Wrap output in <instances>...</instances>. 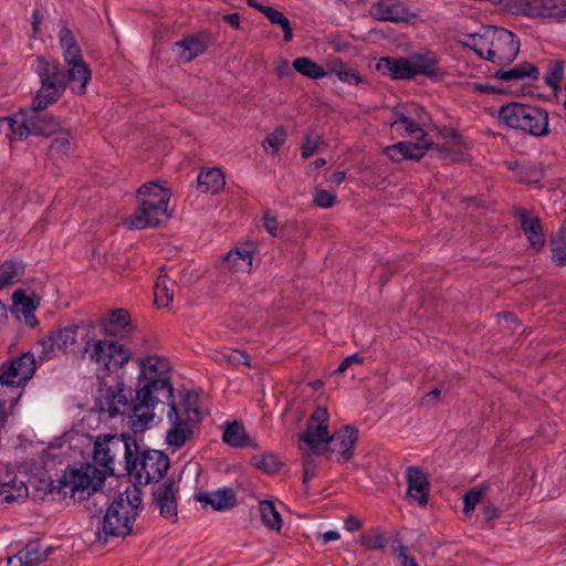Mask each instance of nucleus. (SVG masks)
I'll list each match as a JSON object with an SVG mask.
<instances>
[{
	"instance_id": "nucleus-56",
	"label": "nucleus",
	"mask_w": 566,
	"mask_h": 566,
	"mask_svg": "<svg viewBox=\"0 0 566 566\" xmlns=\"http://www.w3.org/2000/svg\"><path fill=\"white\" fill-rule=\"evenodd\" d=\"M338 80L348 84H359L363 80L360 75L353 69L347 67L339 74Z\"/></svg>"
},
{
	"instance_id": "nucleus-51",
	"label": "nucleus",
	"mask_w": 566,
	"mask_h": 566,
	"mask_svg": "<svg viewBox=\"0 0 566 566\" xmlns=\"http://www.w3.org/2000/svg\"><path fill=\"white\" fill-rule=\"evenodd\" d=\"M247 4L264 14L272 24H275V22L283 15L281 11L269 6H263L258 0H247Z\"/></svg>"
},
{
	"instance_id": "nucleus-7",
	"label": "nucleus",
	"mask_w": 566,
	"mask_h": 566,
	"mask_svg": "<svg viewBox=\"0 0 566 566\" xmlns=\"http://www.w3.org/2000/svg\"><path fill=\"white\" fill-rule=\"evenodd\" d=\"M170 465L169 458L163 451L144 450L135 451L127 461V473L139 484L159 482Z\"/></svg>"
},
{
	"instance_id": "nucleus-28",
	"label": "nucleus",
	"mask_w": 566,
	"mask_h": 566,
	"mask_svg": "<svg viewBox=\"0 0 566 566\" xmlns=\"http://www.w3.org/2000/svg\"><path fill=\"white\" fill-rule=\"evenodd\" d=\"M176 45L181 49L180 59L185 62H190L206 52L208 49V36L205 34L188 36L177 42Z\"/></svg>"
},
{
	"instance_id": "nucleus-47",
	"label": "nucleus",
	"mask_w": 566,
	"mask_h": 566,
	"mask_svg": "<svg viewBox=\"0 0 566 566\" xmlns=\"http://www.w3.org/2000/svg\"><path fill=\"white\" fill-rule=\"evenodd\" d=\"M20 126V114H15L13 117L0 118V134H4L8 138H19Z\"/></svg>"
},
{
	"instance_id": "nucleus-50",
	"label": "nucleus",
	"mask_w": 566,
	"mask_h": 566,
	"mask_svg": "<svg viewBox=\"0 0 566 566\" xmlns=\"http://www.w3.org/2000/svg\"><path fill=\"white\" fill-rule=\"evenodd\" d=\"M154 295L158 307H168L174 300V289L170 286H154Z\"/></svg>"
},
{
	"instance_id": "nucleus-23",
	"label": "nucleus",
	"mask_w": 566,
	"mask_h": 566,
	"mask_svg": "<svg viewBox=\"0 0 566 566\" xmlns=\"http://www.w3.org/2000/svg\"><path fill=\"white\" fill-rule=\"evenodd\" d=\"M28 495V486L17 481V475L11 472L7 464L0 463V496L3 502L11 503L24 499Z\"/></svg>"
},
{
	"instance_id": "nucleus-42",
	"label": "nucleus",
	"mask_w": 566,
	"mask_h": 566,
	"mask_svg": "<svg viewBox=\"0 0 566 566\" xmlns=\"http://www.w3.org/2000/svg\"><path fill=\"white\" fill-rule=\"evenodd\" d=\"M360 544L369 551H378L385 547V535L377 528L365 532L360 535Z\"/></svg>"
},
{
	"instance_id": "nucleus-31",
	"label": "nucleus",
	"mask_w": 566,
	"mask_h": 566,
	"mask_svg": "<svg viewBox=\"0 0 566 566\" xmlns=\"http://www.w3.org/2000/svg\"><path fill=\"white\" fill-rule=\"evenodd\" d=\"M198 188L206 193H217L226 185L224 176L219 168L201 171L198 175Z\"/></svg>"
},
{
	"instance_id": "nucleus-44",
	"label": "nucleus",
	"mask_w": 566,
	"mask_h": 566,
	"mask_svg": "<svg viewBox=\"0 0 566 566\" xmlns=\"http://www.w3.org/2000/svg\"><path fill=\"white\" fill-rule=\"evenodd\" d=\"M488 488L479 486L467 492L463 496V513L470 516L475 510L476 504L482 500Z\"/></svg>"
},
{
	"instance_id": "nucleus-19",
	"label": "nucleus",
	"mask_w": 566,
	"mask_h": 566,
	"mask_svg": "<svg viewBox=\"0 0 566 566\" xmlns=\"http://www.w3.org/2000/svg\"><path fill=\"white\" fill-rule=\"evenodd\" d=\"M521 10L531 18L566 20V0H521Z\"/></svg>"
},
{
	"instance_id": "nucleus-58",
	"label": "nucleus",
	"mask_w": 566,
	"mask_h": 566,
	"mask_svg": "<svg viewBox=\"0 0 566 566\" xmlns=\"http://www.w3.org/2000/svg\"><path fill=\"white\" fill-rule=\"evenodd\" d=\"M275 24L280 25L283 31V40L290 42L293 38V29L290 20L283 14Z\"/></svg>"
},
{
	"instance_id": "nucleus-57",
	"label": "nucleus",
	"mask_w": 566,
	"mask_h": 566,
	"mask_svg": "<svg viewBox=\"0 0 566 566\" xmlns=\"http://www.w3.org/2000/svg\"><path fill=\"white\" fill-rule=\"evenodd\" d=\"M302 451V467H303V470H315L316 471V468H317V463L315 461V459L313 458V455H315L314 453H312V451L308 449H301Z\"/></svg>"
},
{
	"instance_id": "nucleus-10",
	"label": "nucleus",
	"mask_w": 566,
	"mask_h": 566,
	"mask_svg": "<svg viewBox=\"0 0 566 566\" xmlns=\"http://www.w3.org/2000/svg\"><path fill=\"white\" fill-rule=\"evenodd\" d=\"M46 107H39L35 103V97L32 102V107L29 109H21L20 114V128L19 139H25L30 135L34 136H51L61 130L60 120L44 113Z\"/></svg>"
},
{
	"instance_id": "nucleus-14",
	"label": "nucleus",
	"mask_w": 566,
	"mask_h": 566,
	"mask_svg": "<svg viewBox=\"0 0 566 566\" xmlns=\"http://www.w3.org/2000/svg\"><path fill=\"white\" fill-rule=\"evenodd\" d=\"M85 321H81L78 324L69 325L64 327L54 328L49 334L39 340L41 350L39 353V359L50 360L55 357V350L65 352L71 345H74L76 338H81L82 326Z\"/></svg>"
},
{
	"instance_id": "nucleus-38",
	"label": "nucleus",
	"mask_w": 566,
	"mask_h": 566,
	"mask_svg": "<svg viewBox=\"0 0 566 566\" xmlns=\"http://www.w3.org/2000/svg\"><path fill=\"white\" fill-rule=\"evenodd\" d=\"M259 510L262 522L265 526L273 531H280L282 527V517L276 511L275 505L272 501L264 500L260 501Z\"/></svg>"
},
{
	"instance_id": "nucleus-24",
	"label": "nucleus",
	"mask_w": 566,
	"mask_h": 566,
	"mask_svg": "<svg viewBox=\"0 0 566 566\" xmlns=\"http://www.w3.org/2000/svg\"><path fill=\"white\" fill-rule=\"evenodd\" d=\"M51 551V547L43 548L36 541L29 542L17 555L8 558V565L18 563L19 566H39L46 560Z\"/></svg>"
},
{
	"instance_id": "nucleus-13",
	"label": "nucleus",
	"mask_w": 566,
	"mask_h": 566,
	"mask_svg": "<svg viewBox=\"0 0 566 566\" xmlns=\"http://www.w3.org/2000/svg\"><path fill=\"white\" fill-rule=\"evenodd\" d=\"M490 31V48L486 50V60L493 63H511L520 51V40L506 29H494Z\"/></svg>"
},
{
	"instance_id": "nucleus-37",
	"label": "nucleus",
	"mask_w": 566,
	"mask_h": 566,
	"mask_svg": "<svg viewBox=\"0 0 566 566\" xmlns=\"http://www.w3.org/2000/svg\"><path fill=\"white\" fill-rule=\"evenodd\" d=\"M552 261L556 266L566 265V228L562 227L551 239Z\"/></svg>"
},
{
	"instance_id": "nucleus-27",
	"label": "nucleus",
	"mask_w": 566,
	"mask_h": 566,
	"mask_svg": "<svg viewBox=\"0 0 566 566\" xmlns=\"http://www.w3.org/2000/svg\"><path fill=\"white\" fill-rule=\"evenodd\" d=\"M222 441L232 448H258V444L249 438L243 424L237 420L224 423Z\"/></svg>"
},
{
	"instance_id": "nucleus-48",
	"label": "nucleus",
	"mask_w": 566,
	"mask_h": 566,
	"mask_svg": "<svg viewBox=\"0 0 566 566\" xmlns=\"http://www.w3.org/2000/svg\"><path fill=\"white\" fill-rule=\"evenodd\" d=\"M286 139V133L283 127H276L271 134L266 136V138L263 142V146L271 147L272 154H276L280 149V147L284 144Z\"/></svg>"
},
{
	"instance_id": "nucleus-16",
	"label": "nucleus",
	"mask_w": 566,
	"mask_h": 566,
	"mask_svg": "<svg viewBox=\"0 0 566 566\" xmlns=\"http://www.w3.org/2000/svg\"><path fill=\"white\" fill-rule=\"evenodd\" d=\"M36 368V360L31 352H25L15 359L0 365V384L20 386L30 380Z\"/></svg>"
},
{
	"instance_id": "nucleus-30",
	"label": "nucleus",
	"mask_w": 566,
	"mask_h": 566,
	"mask_svg": "<svg viewBox=\"0 0 566 566\" xmlns=\"http://www.w3.org/2000/svg\"><path fill=\"white\" fill-rule=\"evenodd\" d=\"M130 324V315L125 308L113 310L107 319L101 322V333L104 336H115L118 329H123Z\"/></svg>"
},
{
	"instance_id": "nucleus-60",
	"label": "nucleus",
	"mask_w": 566,
	"mask_h": 566,
	"mask_svg": "<svg viewBox=\"0 0 566 566\" xmlns=\"http://www.w3.org/2000/svg\"><path fill=\"white\" fill-rule=\"evenodd\" d=\"M363 358L358 354H353L343 359L337 369L334 371L335 374L344 373L349 366L353 364H361Z\"/></svg>"
},
{
	"instance_id": "nucleus-1",
	"label": "nucleus",
	"mask_w": 566,
	"mask_h": 566,
	"mask_svg": "<svg viewBox=\"0 0 566 566\" xmlns=\"http://www.w3.org/2000/svg\"><path fill=\"white\" fill-rule=\"evenodd\" d=\"M137 363L140 369L139 388L136 389V403L129 415V427L135 433L144 432L156 416L155 409L168 405L167 418L171 428L167 431L166 442L175 449L184 447L193 436V423L179 415L166 363L151 356L139 358Z\"/></svg>"
},
{
	"instance_id": "nucleus-49",
	"label": "nucleus",
	"mask_w": 566,
	"mask_h": 566,
	"mask_svg": "<svg viewBox=\"0 0 566 566\" xmlns=\"http://www.w3.org/2000/svg\"><path fill=\"white\" fill-rule=\"evenodd\" d=\"M322 140V137L315 133H308L303 142V145L301 147V155L304 159L310 158L313 156L317 149L318 145Z\"/></svg>"
},
{
	"instance_id": "nucleus-39",
	"label": "nucleus",
	"mask_w": 566,
	"mask_h": 566,
	"mask_svg": "<svg viewBox=\"0 0 566 566\" xmlns=\"http://www.w3.org/2000/svg\"><path fill=\"white\" fill-rule=\"evenodd\" d=\"M12 302V313H17L19 311L21 313L34 312L40 304L39 297L29 296L23 290H17L13 292Z\"/></svg>"
},
{
	"instance_id": "nucleus-4",
	"label": "nucleus",
	"mask_w": 566,
	"mask_h": 566,
	"mask_svg": "<svg viewBox=\"0 0 566 566\" xmlns=\"http://www.w3.org/2000/svg\"><path fill=\"white\" fill-rule=\"evenodd\" d=\"M36 73L41 80V88L38 91L35 103L39 107H48L59 101L66 90L67 84L78 85L75 73H80L78 69L64 70V67L51 56L36 57ZM81 72L85 73L84 70Z\"/></svg>"
},
{
	"instance_id": "nucleus-55",
	"label": "nucleus",
	"mask_w": 566,
	"mask_h": 566,
	"mask_svg": "<svg viewBox=\"0 0 566 566\" xmlns=\"http://www.w3.org/2000/svg\"><path fill=\"white\" fill-rule=\"evenodd\" d=\"M263 226L271 235H276L277 219L269 210L263 213Z\"/></svg>"
},
{
	"instance_id": "nucleus-18",
	"label": "nucleus",
	"mask_w": 566,
	"mask_h": 566,
	"mask_svg": "<svg viewBox=\"0 0 566 566\" xmlns=\"http://www.w3.org/2000/svg\"><path fill=\"white\" fill-rule=\"evenodd\" d=\"M177 492L178 486L172 479H168L153 488V503L159 510L161 517L166 520L174 518L177 521Z\"/></svg>"
},
{
	"instance_id": "nucleus-12",
	"label": "nucleus",
	"mask_w": 566,
	"mask_h": 566,
	"mask_svg": "<svg viewBox=\"0 0 566 566\" xmlns=\"http://www.w3.org/2000/svg\"><path fill=\"white\" fill-rule=\"evenodd\" d=\"M132 396H127L124 380L117 377L115 385L99 386L96 397V408L99 413H107L108 418L125 412L130 406Z\"/></svg>"
},
{
	"instance_id": "nucleus-20",
	"label": "nucleus",
	"mask_w": 566,
	"mask_h": 566,
	"mask_svg": "<svg viewBox=\"0 0 566 566\" xmlns=\"http://www.w3.org/2000/svg\"><path fill=\"white\" fill-rule=\"evenodd\" d=\"M371 15L378 21L394 23L409 22L417 17L405 3L398 0H378L371 7Z\"/></svg>"
},
{
	"instance_id": "nucleus-8",
	"label": "nucleus",
	"mask_w": 566,
	"mask_h": 566,
	"mask_svg": "<svg viewBox=\"0 0 566 566\" xmlns=\"http://www.w3.org/2000/svg\"><path fill=\"white\" fill-rule=\"evenodd\" d=\"M136 512L128 504L113 501L108 504L96 531V541L105 544L109 537H126L132 534Z\"/></svg>"
},
{
	"instance_id": "nucleus-53",
	"label": "nucleus",
	"mask_w": 566,
	"mask_h": 566,
	"mask_svg": "<svg viewBox=\"0 0 566 566\" xmlns=\"http://www.w3.org/2000/svg\"><path fill=\"white\" fill-rule=\"evenodd\" d=\"M71 148L70 134L67 132L62 133L61 136L54 138L50 146L52 154L66 155Z\"/></svg>"
},
{
	"instance_id": "nucleus-11",
	"label": "nucleus",
	"mask_w": 566,
	"mask_h": 566,
	"mask_svg": "<svg viewBox=\"0 0 566 566\" xmlns=\"http://www.w3.org/2000/svg\"><path fill=\"white\" fill-rule=\"evenodd\" d=\"M59 36L61 46L64 52V60L67 64V70L78 69V71L84 70L85 72H74L76 80H78V85L73 86V92L80 95L85 94L87 83L91 80V70L88 65L84 62L81 49L77 45L76 40L74 39L71 30L67 28H62L59 33Z\"/></svg>"
},
{
	"instance_id": "nucleus-9",
	"label": "nucleus",
	"mask_w": 566,
	"mask_h": 566,
	"mask_svg": "<svg viewBox=\"0 0 566 566\" xmlns=\"http://www.w3.org/2000/svg\"><path fill=\"white\" fill-rule=\"evenodd\" d=\"M401 126L408 134H419L417 142H399L386 147L384 149V154L396 163H400L406 159L420 160L426 155V151L432 146V142L427 139L428 134L410 117H408L407 123Z\"/></svg>"
},
{
	"instance_id": "nucleus-26",
	"label": "nucleus",
	"mask_w": 566,
	"mask_h": 566,
	"mask_svg": "<svg viewBox=\"0 0 566 566\" xmlns=\"http://www.w3.org/2000/svg\"><path fill=\"white\" fill-rule=\"evenodd\" d=\"M196 500L202 506L210 505L216 511H224L233 507L237 504V496L232 489L224 488L210 493H199Z\"/></svg>"
},
{
	"instance_id": "nucleus-36",
	"label": "nucleus",
	"mask_w": 566,
	"mask_h": 566,
	"mask_svg": "<svg viewBox=\"0 0 566 566\" xmlns=\"http://www.w3.org/2000/svg\"><path fill=\"white\" fill-rule=\"evenodd\" d=\"M293 69L300 74L312 80H319L327 75V72L323 66L305 56L295 59L293 61Z\"/></svg>"
},
{
	"instance_id": "nucleus-41",
	"label": "nucleus",
	"mask_w": 566,
	"mask_h": 566,
	"mask_svg": "<svg viewBox=\"0 0 566 566\" xmlns=\"http://www.w3.org/2000/svg\"><path fill=\"white\" fill-rule=\"evenodd\" d=\"M251 463L254 468L270 474L276 472L280 468V461L270 452L253 455Z\"/></svg>"
},
{
	"instance_id": "nucleus-2",
	"label": "nucleus",
	"mask_w": 566,
	"mask_h": 566,
	"mask_svg": "<svg viewBox=\"0 0 566 566\" xmlns=\"http://www.w3.org/2000/svg\"><path fill=\"white\" fill-rule=\"evenodd\" d=\"M81 343L83 348L81 356L87 358L97 366L98 370L107 374L115 373L125 366L132 358V352L116 339L99 338L96 335V325L94 322L83 323Z\"/></svg>"
},
{
	"instance_id": "nucleus-5",
	"label": "nucleus",
	"mask_w": 566,
	"mask_h": 566,
	"mask_svg": "<svg viewBox=\"0 0 566 566\" xmlns=\"http://www.w3.org/2000/svg\"><path fill=\"white\" fill-rule=\"evenodd\" d=\"M499 119L511 128L533 136L549 134L548 113L537 106L517 102L506 104L500 108Z\"/></svg>"
},
{
	"instance_id": "nucleus-22",
	"label": "nucleus",
	"mask_w": 566,
	"mask_h": 566,
	"mask_svg": "<svg viewBox=\"0 0 566 566\" xmlns=\"http://www.w3.org/2000/svg\"><path fill=\"white\" fill-rule=\"evenodd\" d=\"M515 216L521 222V228L530 243V247L538 251L545 244V234L538 217H532L524 208L516 210Z\"/></svg>"
},
{
	"instance_id": "nucleus-21",
	"label": "nucleus",
	"mask_w": 566,
	"mask_h": 566,
	"mask_svg": "<svg viewBox=\"0 0 566 566\" xmlns=\"http://www.w3.org/2000/svg\"><path fill=\"white\" fill-rule=\"evenodd\" d=\"M406 480L409 499L416 501L420 506H424L430 492V483L426 473L418 467H409L406 471Z\"/></svg>"
},
{
	"instance_id": "nucleus-52",
	"label": "nucleus",
	"mask_w": 566,
	"mask_h": 566,
	"mask_svg": "<svg viewBox=\"0 0 566 566\" xmlns=\"http://www.w3.org/2000/svg\"><path fill=\"white\" fill-rule=\"evenodd\" d=\"M219 359L226 360L231 365H250L249 356L247 353L238 349H230L228 352L221 353Z\"/></svg>"
},
{
	"instance_id": "nucleus-32",
	"label": "nucleus",
	"mask_w": 566,
	"mask_h": 566,
	"mask_svg": "<svg viewBox=\"0 0 566 566\" xmlns=\"http://www.w3.org/2000/svg\"><path fill=\"white\" fill-rule=\"evenodd\" d=\"M252 264V254L248 250L232 249L220 261V268L228 271H239Z\"/></svg>"
},
{
	"instance_id": "nucleus-40",
	"label": "nucleus",
	"mask_w": 566,
	"mask_h": 566,
	"mask_svg": "<svg viewBox=\"0 0 566 566\" xmlns=\"http://www.w3.org/2000/svg\"><path fill=\"white\" fill-rule=\"evenodd\" d=\"M179 415L185 418V420L197 423L201 421V411L198 406V396L191 392H188L182 400V410L179 411Z\"/></svg>"
},
{
	"instance_id": "nucleus-35",
	"label": "nucleus",
	"mask_w": 566,
	"mask_h": 566,
	"mask_svg": "<svg viewBox=\"0 0 566 566\" xmlns=\"http://www.w3.org/2000/svg\"><path fill=\"white\" fill-rule=\"evenodd\" d=\"M91 472H96L95 469L87 467L85 470H74L70 475L69 485L72 491H85L92 489L94 493L97 492L96 485L93 483Z\"/></svg>"
},
{
	"instance_id": "nucleus-62",
	"label": "nucleus",
	"mask_w": 566,
	"mask_h": 566,
	"mask_svg": "<svg viewBox=\"0 0 566 566\" xmlns=\"http://www.w3.org/2000/svg\"><path fill=\"white\" fill-rule=\"evenodd\" d=\"M470 87L472 92L480 94H496L502 92L501 90L486 83H472Z\"/></svg>"
},
{
	"instance_id": "nucleus-54",
	"label": "nucleus",
	"mask_w": 566,
	"mask_h": 566,
	"mask_svg": "<svg viewBox=\"0 0 566 566\" xmlns=\"http://www.w3.org/2000/svg\"><path fill=\"white\" fill-rule=\"evenodd\" d=\"M336 202V196L327 190L319 189L315 191L314 203L321 208H331Z\"/></svg>"
},
{
	"instance_id": "nucleus-64",
	"label": "nucleus",
	"mask_w": 566,
	"mask_h": 566,
	"mask_svg": "<svg viewBox=\"0 0 566 566\" xmlns=\"http://www.w3.org/2000/svg\"><path fill=\"white\" fill-rule=\"evenodd\" d=\"M483 515L488 522L494 521L500 516L499 509L493 504H488L483 509Z\"/></svg>"
},
{
	"instance_id": "nucleus-45",
	"label": "nucleus",
	"mask_w": 566,
	"mask_h": 566,
	"mask_svg": "<svg viewBox=\"0 0 566 566\" xmlns=\"http://www.w3.org/2000/svg\"><path fill=\"white\" fill-rule=\"evenodd\" d=\"M114 501H120L123 504H128L136 512V517L139 514L140 505H142V491L136 485L133 486V490H126L124 494H119Z\"/></svg>"
},
{
	"instance_id": "nucleus-59",
	"label": "nucleus",
	"mask_w": 566,
	"mask_h": 566,
	"mask_svg": "<svg viewBox=\"0 0 566 566\" xmlns=\"http://www.w3.org/2000/svg\"><path fill=\"white\" fill-rule=\"evenodd\" d=\"M275 24L280 25L283 31V40L290 42L293 38V29L290 20L283 14Z\"/></svg>"
},
{
	"instance_id": "nucleus-34",
	"label": "nucleus",
	"mask_w": 566,
	"mask_h": 566,
	"mask_svg": "<svg viewBox=\"0 0 566 566\" xmlns=\"http://www.w3.org/2000/svg\"><path fill=\"white\" fill-rule=\"evenodd\" d=\"M24 263L18 260H8L0 264V290L19 282L24 274Z\"/></svg>"
},
{
	"instance_id": "nucleus-29",
	"label": "nucleus",
	"mask_w": 566,
	"mask_h": 566,
	"mask_svg": "<svg viewBox=\"0 0 566 566\" xmlns=\"http://www.w3.org/2000/svg\"><path fill=\"white\" fill-rule=\"evenodd\" d=\"M539 76V70L536 65L530 62H523L516 64L514 67L505 71L500 69L495 72L494 77L501 81H517L524 78L537 80Z\"/></svg>"
},
{
	"instance_id": "nucleus-46",
	"label": "nucleus",
	"mask_w": 566,
	"mask_h": 566,
	"mask_svg": "<svg viewBox=\"0 0 566 566\" xmlns=\"http://www.w3.org/2000/svg\"><path fill=\"white\" fill-rule=\"evenodd\" d=\"M469 39L472 40V51L483 60H486V50L490 48V31L484 34L470 33Z\"/></svg>"
},
{
	"instance_id": "nucleus-6",
	"label": "nucleus",
	"mask_w": 566,
	"mask_h": 566,
	"mask_svg": "<svg viewBox=\"0 0 566 566\" xmlns=\"http://www.w3.org/2000/svg\"><path fill=\"white\" fill-rule=\"evenodd\" d=\"M133 448L138 451V443L134 437L128 433L105 434L97 437L94 443L93 460L95 464L104 468L108 474H114V464L117 458L123 457L125 464L132 457Z\"/></svg>"
},
{
	"instance_id": "nucleus-63",
	"label": "nucleus",
	"mask_w": 566,
	"mask_h": 566,
	"mask_svg": "<svg viewBox=\"0 0 566 566\" xmlns=\"http://www.w3.org/2000/svg\"><path fill=\"white\" fill-rule=\"evenodd\" d=\"M347 67L348 66L340 59H334L327 63L328 70L326 72L327 74L331 73L338 77L339 74L343 73V71L346 70Z\"/></svg>"
},
{
	"instance_id": "nucleus-25",
	"label": "nucleus",
	"mask_w": 566,
	"mask_h": 566,
	"mask_svg": "<svg viewBox=\"0 0 566 566\" xmlns=\"http://www.w3.org/2000/svg\"><path fill=\"white\" fill-rule=\"evenodd\" d=\"M377 71L382 74L388 73L394 80H411L415 77L410 59L405 57H381L377 65Z\"/></svg>"
},
{
	"instance_id": "nucleus-3",
	"label": "nucleus",
	"mask_w": 566,
	"mask_h": 566,
	"mask_svg": "<svg viewBox=\"0 0 566 566\" xmlns=\"http://www.w3.org/2000/svg\"><path fill=\"white\" fill-rule=\"evenodd\" d=\"M138 206L125 220L129 229L158 226L167 217L170 191L155 181L144 184L137 191Z\"/></svg>"
},
{
	"instance_id": "nucleus-15",
	"label": "nucleus",
	"mask_w": 566,
	"mask_h": 566,
	"mask_svg": "<svg viewBox=\"0 0 566 566\" xmlns=\"http://www.w3.org/2000/svg\"><path fill=\"white\" fill-rule=\"evenodd\" d=\"M328 420L327 408L317 407L307 420L305 431L300 436V441L305 443L315 455L323 454V444L329 436Z\"/></svg>"
},
{
	"instance_id": "nucleus-61",
	"label": "nucleus",
	"mask_w": 566,
	"mask_h": 566,
	"mask_svg": "<svg viewBox=\"0 0 566 566\" xmlns=\"http://www.w3.org/2000/svg\"><path fill=\"white\" fill-rule=\"evenodd\" d=\"M390 549L394 555H396L399 559L403 558V555H408V548L403 545L402 541L396 536L391 539Z\"/></svg>"
},
{
	"instance_id": "nucleus-17",
	"label": "nucleus",
	"mask_w": 566,
	"mask_h": 566,
	"mask_svg": "<svg viewBox=\"0 0 566 566\" xmlns=\"http://www.w3.org/2000/svg\"><path fill=\"white\" fill-rule=\"evenodd\" d=\"M358 439V430L353 426H344L340 430L329 434L323 444V454L338 452V462H347L353 458V448Z\"/></svg>"
},
{
	"instance_id": "nucleus-43",
	"label": "nucleus",
	"mask_w": 566,
	"mask_h": 566,
	"mask_svg": "<svg viewBox=\"0 0 566 566\" xmlns=\"http://www.w3.org/2000/svg\"><path fill=\"white\" fill-rule=\"evenodd\" d=\"M564 74V62L552 60L548 62V70L544 76L545 83L552 88L559 87Z\"/></svg>"
},
{
	"instance_id": "nucleus-33",
	"label": "nucleus",
	"mask_w": 566,
	"mask_h": 566,
	"mask_svg": "<svg viewBox=\"0 0 566 566\" xmlns=\"http://www.w3.org/2000/svg\"><path fill=\"white\" fill-rule=\"evenodd\" d=\"M412 72L416 75H426L428 77H433L438 75V59L432 54H413L410 57Z\"/></svg>"
}]
</instances>
